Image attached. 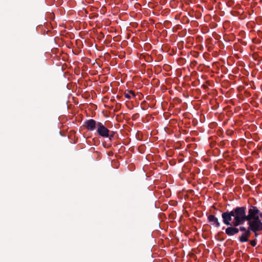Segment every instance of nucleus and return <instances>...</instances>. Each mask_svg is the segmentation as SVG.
Returning a JSON list of instances; mask_svg holds the SVG:
<instances>
[{
	"label": "nucleus",
	"mask_w": 262,
	"mask_h": 262,
	"mask_svg": "<svg viewBox=\"0 0 262 262\" xmlns=\"http://www.w3.org/2000/svg\"><path fill=\"white\" fill-rule=\"evenodd\" d=\"M239 230H241V231H244V232H246L247 231H250V230H249V229H248V230H247L244 227H240L239 229Z\"/></svg>",
	"instance_id": "nucleus-9"
},
{
	"label": "nucleus",
	"mask_w": 262,
	"mask_h": 262,
	"mask_svg": "<svg viewBox=\"0 0 262 262\" xmlns=\"http://www.w3.org/2000/svg\"><path fill=\"white\" fill-rule=\"evenodd\" d=\"M260 218V216H258L249 224L248 228L254 233L255 237L258 236V231H262V222Z\"/></svg>",
	"instance_id": "nucleus-2"
},
{
	"label": "nucleus",
	"mask_w": 262,
	"mask_h": 262,
	"mask_svg": "<svg viewBox=\"0 0 262 262\" xmlns=\"http://www.w3.org/2000/svg\"><path fill=\"white\" fill-rule=\"evenodd\" d=\"M208 220L212 225L215 227H219L220 226V223L218 220V219L214 215L210 214L208 215Z\"/></svg>",
	"instance_id": "nucleus-6"
},
{
	"label": "nucleus",
	"mask_w": 262,
	"mask_h": 262,
	"mask_svg": "<svg viewBox=\"0 0 262 262\" xmlns=\"http://www.w3.org/2000/svg\"><path fill=\"white\" fill-rule=\"evenodd\" d=\"M113 135H109V137H108L107 138H109V139L110 140H112V139L113 138Z\"/></svg>",
	"instance_id": "nucleus-11"
},
{
	"label": "nucleus",
	"mask_w": 262,
	"mask_h": 262,
	"mask_svg": "<svg viewBox=\"0 0 262 262\" xmlns=\"http://www.w3.org/2000/svg\"><path fill=\"white\" fill-rule=\"evenodd\" d=\"M251 234L250 231L244 232L239 237V241L242 243H245L248 241L249 237Z\"/></svg>",
	"instance_id": "nucleus-7"
},
{
	"label": "nucleus",
	"mask_w": 262,
	"mask_h": 262,
	"mask_svg": "<svg viewBox=\"0 0 262 262\" xmlns=\"http://www.w3.org/2000/svg\"><path fill=\"white\" fill-rule=\"evenodd\" d=\"M260 216L262 219V212L255 206H250L248 209V214H246L245 207H237L231 211H226L222 214L223 222L227 226L232 225L231 221L232 217H234L232 225L238 226L243 224L245 221L248 222V224L253 221L257 217Z\"/></svg>",
	"instance_id": "nucleus-1"
},
{
	"label": "nucleus",
	"mask_w": 262,
	"mask_h": 262,
	"mask_svg": "<svg viewBox=\"0 0 262 262\" xmlns=\"http://www.w3.org/2000/svg\"><path fill=\"white\" fill-rule=\"evenodd\" d=\"M98 122L94 119H91L85 121L84 126L86 129L90 131H93L97 129Z\"/></svg>",
	"instance_id": "nucleus-4"
},
{
	"label": "nucleus",
	"mask_w": 262,
	"mask_h": 262,
	"mask_svg": "<svg viewBox=\"0 0 262 262\" xmlns=\"http://www.w3.org/2000/svg\"><path fill=\"white\" fill-rule=\"evenodd\" d=\"M96 132L98 135L103 138H107L109 137L110 130L108 128L105 127L101 122H98V126L96 129Z\"/></svg>",
	"instance_id": "nucleus-3"
},
{
	"label": "nucleus",
	"mask_w": 262,
	"mask_h": 262,
	"mask_svg": "<svg viewBox=\"0 0 262 262\" xmlns=\"http://www.w3.org/2000/svg\"><path fill=\"white\" fill-rule=\"evenodd\" d=\"M124 96L127 99H130L132 98V96L133 97H135V95L134 91H129L127 93H124Z\"/></svg>",
	"instance_id": "nucleus-8"
},
{
	"label": "nucleus",
	"mask_w": 262,
	"mask_h": 262,
	"mask_svg": "<svg viewBox=\"0 0 262 262\" xmlns=\"http://www.w3.org/2000/svg\"><path fill=\"white\" fill-rule=\"evenodd\" d=\"M232 224L226 229L225 233L229 236H232L239 232V229L236 226H232Z\"/></svg>",
	"instance_id": "nucleus-5"
},
{
	"label": "nucleus",
	"mask_w": 262,
	"mask_h": 262,
	"mask_svg": "<svg viewBox=\"0 0 262 262\" xmlns=\"http://www.w3.org/2000/svg\"><path fill=\"white\" fill-rule=\"evenodd\" d=\"M256 244L255 240H252L250 241V244L253 247H255L256 245Z\"/></svg>",
	"instance_id": "nucleus-10"
}]
</instances>
